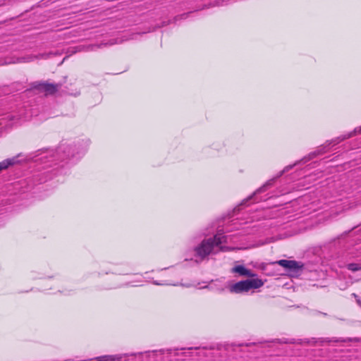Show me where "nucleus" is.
<instances>
[{"mask_svg": "<svg viewBox=\"0 0 361 361\" xmlns=\"http://www.w3.org/2000/svg\"><path fill=\"white\" fill-rule=\"evenodd\" d=\"M316 155H317V153H316V152H313V153L310 154L309 155V156H310V157L308 158V160H309V159H312V157H316Z\"/></svg>", "mask_w": 361, "mask_h": 361, "instance_id": "nucleus-21", "label": "nucleus"}, {"mask_svg": "<svg viewBox=\"0 0 361 361\" xmlns=\"http://www.w3.org/2000/svg\"><path fill=\"white\" fill-rule=\"evenodd\" d=\"M54 171V175H56L57 173V172H58L57 168H55V169H54L51 171H46L45 172H44L43 173H41L40 175H43V176H47L49 173H50V172L53 173Z\"/></svg>", "mask_w": 361, "mask_h": 361, "instance_id": "nucleus-18", "label": "nucleus"}, {"mask_svg": "<svg viewBox=\"0 0 361 361\" xmlns=\"http://www.w3.org/2000/svg\"><path fill=\"white\" fill-rule=\"evenodd\" d=\"M153 283L157 286H164V285H172L171 283H159L157 281H153ZM173 286H176V284H173Z\"/></svg>", "mask_w": 361, "mask_h": 361, "instance_id": "nucleus-20", "label": "nucleus"}, {"mask_svg": "<svg viewBox=\"0 0 361 361\" xmlns=\"http://www.w3.org/2000/svg\"><path fill=\"white\" fill-rule=\"evenodd\" d=\"M264 284V282L258 278L246 279L238 281L229 286V290L233 293H246L252 289L259 288Z\"/></svg>", "mask_w": 361, "mask_h": 361, "instance_id": "nucleus-3", "label": "nucleus"}, {"mask_svg": "<svg viewBox=\"0 0 361 361\" xmlns=\"http://www.w3.org/2000/svg\"><path fill=\"white\" fill-rule=\"evenodd\" d=\"M85 151L83 142L73 144L61 143L51 154L52 159L49 161H65L74 158L78 159Z\"/></svg>", "mask_w": 361, "mask_h": 361, "instance_id": "nucleus-2", "label": "nucleus"}, {"mask_svg": "<svg viewBox=\"0 0 361 361\" xmlns=\"http://www.w3.org/2000/svg\"><path fill=\"white\" fill-rule=\"evenodd\" d=\"M122 357L121 355H104L97 357V361H121Z\"/></svg>", "mask_w": 361, "mask_h": 361, "instance_id": "nucleus-10", "label": "nucleus"}, {"mask_svg": "<svg viewBox=\"0 0 361 361\" xmlns=\"http://www.w3.org/2000/svg\"><path fill=\"white\" fill-rule=\"evenodd\" d=\"M347 269L351 271H361V264L360 263H350L346 266Z\"/></svg>", "mask_w": 361, "mask_h": 361, "instance_id": "nucleus-12", "label": "nucleus"}, {"mask_svg": "<svg viewBox=\"0 0 361 361\" xmlns=\"http://www.w3.org/2000/svg\"><path fill=\"white\" fill-rule=\"evenodd\" d=\"M356 300L357 304L361 307V300L356 293H352L351 295Z\"/></svg>", "mask_w": 361, "mask_h": 361, "instance_id": "nucleus-17", "label": "nucleus"}, {"mask_svg": "<svg viewBox=\"0 0 361 361\" xmlns=\"http://www.w3.org/2000/svg\"><path fill=\"white\" fill-rule=\"evenodd\" d=\"M267 264L262 263V264H259V269H260L261 270L265 271L267 270Z\"/></svg>", "mask_w": 361, "mask_h": 361, "instance_id": "nucleus-19", "label": "nucleus"}, {"mask_svg": "<svg viewBox=\"0 0 361 361\" xmlns=\"http://www.w3.org/2000/svg\"><path fill=\"white\" fill-rule=\"evenodd\" d=\"M207 288H209V289L211 290H218L219 292H223L225 290V288L226 287L224 286H218L216 283H214V284H211L209 286H207Z\"/></svg>", "mask_w": 361, "mask_h": 361, "instance_id": "nucleus-14", "label": "nucleus"}, {"mask_svg": "<svg viewBox=\"0 0 361 361\" xmlns=\"http://www.w3.org/2000/svg\"><path fill=\"white\" fill-rule=\"evenodd\" d=\"M46 56H47V54H39V55H37V56L28 55V56H26L18 58L16 59V61H13V62H8V63H28V62L32 61L35 59L44 58Z\"/></svg>", "mask_w": 361, "mask_h": 361, "instance_id": "nucleus-7", "label": "nucleus"}, {"mask_svg": "<svg viewBox=\"0 0 361 361\" xmlns=\"http://www.w3.org/2000/svg\"><path fill=\"white\" fill-rule=\"evenodd\" d=\"M357 134H361V126L358 127V128H355L353 131L347 133L346 135L336 137V143H339L340 142H341L344 140H346L348 138H350L351 137H353Z\"/></svg>", "mask_w": 361, "mask_h": 361, "instance_id": "nucleus-8", "label": "nucleus"}, {"mask_svg": "<svg viewBox=\"0 0 361 361\" xmlns=\"http://www.w3.org/2000/svg\"><path fill=\"white\" fill-rule=\"evenodd\" d=\"M272 264H277L285 268L288 272L293 274H298L303 267V264L295 260L280 259L274 262Z\"/></svg>", "mask_w": 361, "mask_h": 361, "instance_id": "nucleus-4", "label": "nucleus"}, {"mask_svg": "<svg viewBox=\"0 0 361 361\" xmlns=\"http://www.w3.org/2000/svg\"><path fill=\"white\" fill-rule=\"evenodd\" d=\"M297 163L294 164L293 165H289V166H287L284 168V169L280 173V174L278 176V177L282 176V174L283 173H285L286 171H288V170H290V169L293 168V166L296 165Z\"/></svg>", "mask_w": 361, "mask_h": 361, "instance_id": "nucleus-16", "label": "nucleus"}, {"mask_svg": "<svg viewBox=\"0 0 361 361\" xmlns=\"http://www.w3.org/2000/svg\"><path fill=\"white\" fill-rule=\"evenodd\" d=\"M47 178H40V179L39 180V183H42L45 182V181H47Z\"/></svg>", "mask_w": 361, "mask_h": 361, "instance_id": "nucleus-22", "label": "nucleus"}, {"mask_svg": "<svg viewBox=\"0 0 361 361\" xmlns=\"http://www.w3.org/2000/svg\"><path fill=\"white\" fill-rule=\"evenodd\" d=\"M102 45H89L87 47H78V51H82V50H86V51H92V50H94V47H100Z\"/></svg>", "mask_w": 361, "mask_h": 361, "instance_id": "nucleus-15", "label": "nucleus"}, {"mask_svg": "<svg viewBox=\"0 0 361 361\" xmlns=\"http://www.w3.org/2000/svg\"><path fill=\"white\" fill-rule=\"evenodd\" d=\"M121 286H122L121 285H116V286H114V288H120Z\"/></svg>", "mask_w": 361, "mask_h": 361, "instance_id": "nucleus-24", "label": "nucleus"}, {"mask_svg": "<svg viewBox=\"0 0 361 361\" xmlns=\"http://www.w3.org/2000/svg\"><path fill=\"white\" fill-rule=\"evenodd\" d=\"M231 272L238 274L240 276H248L252 279L257 276V274L255 273L250 271V269H247L243 265L235 266L234 267L232 268Z\"/></svg>", "mask_w": 361, "mask_h": 361, "instance_id": "nucleus-6", "label": "nucleus"}, {"mask_svg": "<svg viewBox=\"0 0 361 361\" xmlns=\"http://www.w3.org/2000/svg\"><path fill=\"white\" fill-rule=\"evenodd\" d=\"M61 86V84L41 82L37 86V88L44 92L46 94H53L59 90Z\"/></svg>", "mask_w": 361, "mask_h": 361, "instance_id": "nucleus-5", "label": "nucleus"}, {"mask_svg": "<svg viewBox=\"0 0 361 361\" xmlns=\"http://www.w3.org/2000/svg\"><path fill=\"white\" fill-rule=\"evenodd\" d=\"M226 242V236L221 233H217L213 238L204 239L194 248L195 256L201 261L204 260L209 255L215 254L219 250H223L221 245Z\"/></svg>", "mask_w": 361, "mask_h": 361, "instance_id": "nucleus-1", "label": "nucleus"}, {"mask_svg": "<svg viewBox=\"0 0 361 361\" xmlns=\"http://www.w3.org/2000/svg\"><path fill=\"white\" fill-rule=\"evenodd\" d=\"M276 342L279 343H298L302 344L303 343H307V341H302V339H295V338H279L275 340Z\"/></svg>", "mask_w": 361, "mask_h": 361, "instance_id": "nucleus-9", "label": "nucleus"}, {"mask_svg": "<svg viewBox=\"0 0 361 361\" xmlns=\"http://www.w3.org/2000/svg\"><path fill=\"white\" fill-rule=\"evenodd\" d=\"M16 162V158L7 159L0 162V171L6 169L9 166L13 165Z\"/></svg>", "mask_w": 361, "mask_h": 361, "instance_id": "nucleus-11", "label": "nucleus"}, {"mask_svg": "<svg viewBox=\"0 0 361 361\" xmlns=\"http://www.w3.org/2000/svg\"><path fill=\"white\" fill-rule=\"evenodd\" d=\"M336 139H334V140H333L331 141V142H329V145H331V143H333V145H336L337 143H336Z\"/></svg>", "mask_w": 361, "mask_h": 361, "instance_id": "nucleus-23", "label": "nucleus"}, {"mask_svg": "<svg viewBox=\"0 0 361 361\" xmlns=\"http://www.w3.org/2000/svg\"><path fill=\"white\" fill-rule=\"evenodd\" d=\"M274 179L269 180L264 185H262L261 188H259L257 191L256 193H259L262 192H264L267 190V188L268 186H270L273 184Z\"/></svg>", "mask_w": 361, "mask_h": 361, "instance_id": "nucleus-13", "label": "nucleus"}]
</instances>
